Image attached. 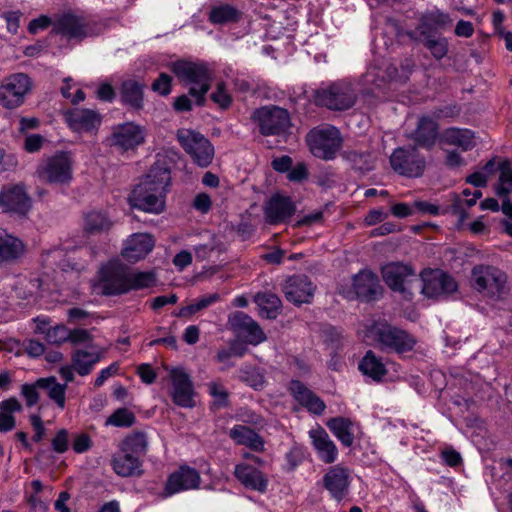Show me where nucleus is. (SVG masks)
Returning <instances> with one entry per match:
<instances>
[{"label": "nucleus", "instance_id": "f257e3e1", "mask_svg": "<svg viewBox=\"0 0 512 512\" xmlns=\"http://www.w3.org/2000/svg\"><path fill=\"white\" fill-rule=\"evenodd\" d=\"M170 184V168L158 159L143 180L131 191L128 203L140 211L161 214L166 207V195Z\"/></svg>", "mask_w": 512, "mask_h": 512}, {"label": "nucleus", "instance_id": "f03ea898", "mask_svg": "<svg viewBox=\"0 0 512 512\" xmlns=\"http://www.w3.org/2000/svg\"><path fill=\"white\" fill-rule=\"evenodd\" d=\"M171 71L181 83L189 86V94L196 98L198 104H201L210 89L213 77L207 64L178 60L171 64Z\"/></svg>", "mask_w": 512, "mask_h": 512}, {"label": "nucleus", "instance_id": "7ed1b4c3", "mask_svg": "<svg viewBox=\"0 0 512 512\" xmlns=\"http://www.w3.org/2000/svg\"><path fill=\"white\" fill-rule=\"evenodd\" d=\"M74 158L70 152H56L41 160L36 175L52 184H69L73 179Z\"/></svg>", "mask_w": 512, "mask_h": 512}, {"label": "nucleus", "instance_id": "20e7f679", "mask_svg": "<svg viewBox=\"0 0 512 512\" xmlns=\"http://www.w3.org/2000/svg\"><path fill=\"white\" fill-rule=\"evenodd\" d=\"M366 336L377 343L381 349H389L397 353L410 351L416 344V340L407 332L384 322L371 325Z\"/></svg>", "mask_w": 512, "mask_h": 512}, {"label": "nucleus", "instance_id": "39448f33", "mask_svg": "<svg viewBox=\"0 0 512 512\" xmlns=\"http://www.w3.org/2000/svg\"><path fill=\"white\" fill-rule=\"evenodd\" d=\"M356 99L354 84L346 80L320 87L315 92L316 103L330 110H347L355 104Z\"/></svg>", "mask_w": 512, "mask_h": 512}, {"label": "nucleus", "instance_id": "423d86ee", "mask_svg": "<svg viewBox=\"0 0 512 512\" xmlns=\"http://www.w3.org/2000/svg\"><path fill=\"white\" fill-rule=\"evenodd\" d=\"M307 145L311 153L320 159H334L342 145L340 131L331 125H322L313 128L306 136Z\"/></svg>", "mask_w": 512, "mask_h": 512}, {"label": "nucleus", "instance_id": "0eeeda50", "mask_svg": "<svg viewBox=\"0 0 512 512\" xmlns=\"http://www.w3.org/2000/svg\"><path fill=\"white\" fill-rule=\"evenodd\" d=\"M506 274L493 266L478 265L472 269L471 285L484 297L499 299L506 293Z\"/></svg>", "mask_w": 512, "mask_h": 512}, {"label": "nucleus", "instance_id": "6e6552de", "mask_svg": "<svg viewBox=\"0 0 512 512\" xmlns=\"http://www.w3.org/2000/svg\"><path fill=\"white\" fill-rule=\"evenodd\" d=\"M177 140L192 161L199 167L205 168L212 163L214 146L201 133L181 128L177 131Z\"/></svg>", "mask_w": 512, "mask_h": 512}, {"label": "nucleus", "instance_id": "1a4fd4ad", "mask_svg": "<svg viewBox=\"0 0 512 512\" xmlns=\"http://www.w3.org/2000/svg\"><path fill=\"white\" fill-rule=\"evenodd\" d=\"M32 88V81L24 73H14L5 77L0 85V104L6 109L20 107Z\"/></svg>", "mask_w": 512, "mask_h": 512}, {"label": "nucleus", "instance_id": "9d476101", "mask_svg": "<svg viewBox=\"0 0 512 512\" xmlns=\"http://www.w3.org/2000/svg\"><path fill=\"white\" fill-rule=\"evenodd\" d=\"M396 68L388 61H381L379 64L370 65L366 73L360 79L362 92L365 95H374L377 98L385 97V89L394 79Z\"/></svg>", "mask_w": 512, "mask_h": 512}, {"label": "nucleus", "instance_id": "9b49d317", "mask_svg": "<svg viewBox=\"0 0 512 512\" xmlns=\"http://www.w3.org/2000/svg\"><path fill=\"white\" fill-rule=\"evenodd\" d=\"M128 267L119 259H111L99 271V282L106 295L127 293Z\"/></svg>", "mask_w": 512, "mask_h": 512}, {"label": "nucleus", "instance_id": "f8f14e48", "mask_svg": "<svg viewBox=\"0 0 512 512\" xmlns=\"http://www.w3.org/2000/svg\"><path fill=\"white\" fill-rule=\"evenodd\" d=\"M390 165L397 174L415 178L424 173L426 161L415 147H400L391 154Z\"/></svg>", "mask_w": 512, "mask_h": 512}, {"label": "nucleus", "instance_id": "ddd939ff", "mask_svg": "<svg viewBox=\"0 0 512 512\" xmlns=\"http://www.w3.org/2000/svg\"><path fill=\"white\" fill-rule=\"evenodd\" d=\"M252 119L257 123L262 135L282 133L290 125L288 112L276 106H265L256 109L252 115Z\"/></svg>", "mask_w": 512, "mask_h": 512}, {"label": "nucleus", "instance_id": "4468645a", "mask_svg": "<svg viewBox=\"0 0 512 512\" xmlns=\"http://www.w3.org/2000/svg\"><path fill=\"white\" fill-rule=\"evenodd\" d=\"M171 383V397L180 407L192 408L195 406V391L190 375L183 367H166Z\"/></svg>", "mask_w": 512, "mask_h": 512}, {"label": "nucleus", "instance_id": "2eb2a0df", "mask_svg": "<svg viewBox=\"0 0 512 512\" xmlns=\"http://www.w3.org/2000/svg\"><path fill=\"white\" fill-rule=\"evenodd\" d=\"M0 208L5 213L25 216L32 208V199L23 184L4 185L0 190Z\"/></svg>", "mask_w": 512, "mask_h": 512}, {"label": "nucleus", "instance_id": "dca6fc26", "mask_svg": "<svg viewBox=\"0 0 512 512\" xmlns=\"http://www.w3.org/2000/svg\"><path fill=\"white\" fill-rule=\"evenodd\" d=\"M422 293L429 298H437L455 292L458 285L454 278L442 270H425L421 274Z\"/></svg>", "mask_w": 512, "mask_h": 512}, {"label": "nucleus", "instance_id": "f3484780", "mask_svg": "<svg viewBox=\"0 0 512 512\" xmlns=\"http://www.w3.org/2000/svg\"><path fill=\"white\" fill-rule=\"evenodd\" d=\"M200 481L201 477L196 469L181 466L168 476L162 495L167 498L183 491L198 489Z\"/></svg>", "mask_w": 512, "mask_h": 512}, {"label": "nucleus", "instance_id": "a211bd4d", "mask_svg": "<svg viewBox=\"0 0 512 512\" xmlns=\"http://www.w3.org/2000/svg\"><path fill=\"white\" fill-rule=\"evenodd\" d=\"M382 277L385 283L394 291L406 293L410 290L413 281H417L415 271L406 264L388 263L381 269Z\"/></svg>", "mask_w": 512, "mask_h": 512}, {"label": "nucleus", "instance_id": "6ab92c4d", "mask_svg": "<svg viewBox=\"0 0 512 512\" xmlns=\"http://www.w3.org/2000/svg\"><path fill=\"white\" fill-rule=\"evenodd\" d=\"M144 129L132 122L114 127L109 138L110 144L122 151L133 150L144 142Z\"/></svg>", "mask_w": 512, "mask_h": 512}, {"label": "nucleus", "instance_id": "aec40b11", "mask_svg": "<svg viewBox=\"0 0 512 512\" xmlns=\"http://www.w3.org/2000/svg\"><path fill=\"white\" fill-rule=\"evenodd\" d=\"M228 324L251 345H258L266 340V335L258 323L244 312L236 311L230 314Z\"/></svg>", "mask_w": 512, "mask_h": 512}, {"label": "nucleus", "instance_id": "412c9836", "mask_svg": "<svg viewBox=\"0 0 512 512\" xmlns=\"http://www.w3.org/2000/svg\"><path fill=\"white\" fill-rule=\"evenodd\" d=\"M323 486L335 501H342L349 493V470L341 465L330 467L323 476Z\"/></svg>", "mask_w": 512, "mask_h": 512}, {"label": "nucleus", "instance_id": "4be33fe9", "mask_svg": "<svg viewBox=\"0 0 512 512\" xmlns=\"http://www.w3.org/2000/svg\"><path fill=\"white\" fill-rule=\"evenodd\" d=\"M283 292L288 301L295 305H301L311 302L315 286L307 276L294 275L286 279Z\"/></svg>", "mask_w": 512, "mask_h": 512}, {"label": "nucleus", "instance_id": "5701e85b", "mask_svg": "<svg viewBox=\"0 0 512 512\" xmlns=\"http://www.w3.org/2000/svg\"><path fill=\"white\" fill-rule=\"evenodd\" d=\"M53 31L68 40H81L94 34V31L84 18L73 14H65L61 16L55 22Z\"/></svg>", "mask_w": 512, "mask_h": 512}, {"label": "nucleus", "instance_id": "b1692460", "mask_svg": "<svg viewBox=\"0 0 512 512\" xmlns=\"http://www.w3.org/2000/svg\"><path fill=\"white\" fill-rule=\"evenodd\" d=\"M312 447L317 458L325 463L332 464L338 458V448L328 433L320 426L312 428L308 432Z\"/></svg>", "mask_w": 512, "mask_h": 512}, {"label": "nucleus", "instance_id": "393cba45", "mask_svg": "<svg viewBox=\"0 0 512 512\" xmlns=\"http://www.w3.org/2000/svg\"><path fill=\"white\" fill-rule=\"evenodd\" d=\"M295 204L289 197L274 195L264 205L266 223L277 225L286 222L295 213Z\"/></svg>", "mask_w": 512, "mask_h": 512}, {"label": "nucleus", "instance_id": "a878e982", "mask_svg": "<svg viewBox=\"0 0 512 512\" xmlns=\"http://www.w3.org/2000/svg\"><path fill=\"white\" fill-rule=\"evenodd\" d=\"M154 247V239L147 233H134L123 243L121 255L131 263L145 258Z\"/></svg>", "mask_w": 512, "mask_h": 512}, {"label": "nucleus", "instance_id": "bb28decb", "mask_svg": "<svg viewBox=\"0 0 512 512\" xmlns=\"http://www.w3.org/2000/svg\"><path fill=\"white\" fill-rule=\"evenodd\" d=\"M65 120L68 126L75 132H93L101 124L100 115L89 109H71L65 112Z\"/></svg>", "mask_w": 512, "mask_h": 512}, {"label": "nucleus", "instance_id": "cd10ccee", "mask_svg": "<svg viewBox=\"0 0 512 512\" xmlns=\"http://www.w3.org/2000/svg\"><path fill=\"white\" fill-rule=\"evenodd\" d=\"M289 391L293 398L310 413L321 415L325 411L326 405L324 401L308 389L302 382L292 380L289 384Z\"/></svg>", "mask_w": 512, "mask_h": 512}, {"label": "nucleus", "instance_id": "c85d7f7f", "mask_svg": "<svg viewBox=\"0 0 512 512\" xmlns=\"http://www.w3.org/2000/svg\"><path fill=\"white\" fill-rule=\"evenodd\" d=\"M234 475L238 481L248 489L263 493L268 486L265 475L256 467L246 463L235 466Z\"/></svg>", "mask_w": 512, "mask_h": 512}, {"label": "nucleus", "instance_id": "c756f323", "mask_svg": "<svg viewBox=\"0 0 512 512\" xmlns=\"http://www.w3.org/2000/svg\"><path fill=\"white\" fill-rule=\"evenodd\" d=\"M438 136V124L435 119L423 116L419 119L414 132L409 134V138L415 141L419 146L431 148Z\"/></svg>", "mask_w": 512, "mask_h": 512}, {"label": "nucleus", "instance_id": "7c9ffc66", "mask_svg": "<svg viewBox=\"0 0 512 512\" xmlns=\"http://www.w3.org/2000/svg\"><path fill=\"white\" fill-rule=\"evenodd\" d=\"M353 290L357 297L372 300L379 293L378 277L370 271H361L353 278Z\"/></svg>", "mask_w": 512, "mask_h": 512}, {"label": "nucleus", "instance_id": "2f4dec72", "mask_svg": "<svg viewBox=\"0 0 512 512\" xmlns=\"http://www.w3.org/2000/svg\"><path fill=\"white\" fill-rule=\"evenodd\" d=\"M25 252L26 246L22 240L6 232H0V265L16 261Z\"/></svg>", "mask_w": 512, "mask_h": 512}, {"label": "nucleus", "instance_id": "473e14b6", "mask_svg": "<svg viewBox=\"0 0 512 512\" xmlns=\"http://www.w3.org/2000/svg\"><path fill=\"white\" fill-rule=\"evenodd\" d=\"M441 144L452 145L467 151L474 147L475 137L472 131L463 128H448L439 135Z\"/></svg>", "mask_w": 512, "mask_h": 512}, {"label": "nucleus", "instance_id": "72a5a7b5", "mask_svg": "<svg viewBox=\"0 0 512 512\" xmlns=\"http://www.w3.org/2000/svg\"><path fill=\"white\" fill-rule=\"evenodd\" d=\"M326 425L342 445L350 447L353 444L356 424L351 419L334 417L329 419Z\"/></svg>", "mask_w": 512, "mask_h": 512}, {"label": "nucleus", "instance_id": "f704fd0d", "mask_svg": "<svg viewBox=\"0 0 512 512\" xmlns=\"http://www.w3.org/2000/svg\"><path fill=\"white\" fill-rule=\"evenodd\" d=\"M451 23L452 19L448 14L439 10H433L423 15L418 26V31L422 36L432 35L433 32L449 27Z\"/></svg>", "mask_w": 512, "mask_h": 512}, {"label": "nucleus", "instance_id": "c9c22d12", "mask_svg": "<svg viewBox=\"0 0 512 512\" xmlns=\"http://www.w3.org/2000/svg\"><path fill=\"white\" fill-rule=\"evenodd\" d=\"M115 473L121 477H130L141 474L140 459L131 453L122 452L115 455L112 460Z\"/></svg>", "mask_w": 512, "mask_h": 512}, {"label": "nucleus", "instance_id": "e433bc0d", "mask_svg": "<svg viewBox=\"0 0 512 512\" xmlns=\"http://www.w3.org/2000/svg\"><path fill=\"white\" fill-rule=\"evenodd\" d=\"M229 435L237 444L245 445L257 452L264 450L263 439L247 426L236 425L230 430Z\"/></svg>", "mask_w": 512, "mask_h": 512}, {"label": "nucleus", "instance_id": "4c0bfd02", "mask_svg": "<svg viewBox=\"0 0 512 512\" xmlns=\"http://www.w3.org/2000/svg\"><path fill=\"white\" fill-rule=\"evenodd\" d=\"M101 358L102 353L100 351L78 349L72 355V366L79 375L85 376L91 373Z\"/></svg>", "mask_w": 512, "mask_h": 512}, {"label": "nucleus", "instance_id": "58836bf2", "mask_svg": "<svg viewBox=\"0 0 512 512\" xmlns=\"http://www.w3.org/2000/svg\"><path fill=\"white\" fill-rule=\"evenodd\" d=\"M22 411V405L16 398L0 402V432L12 431L16 426L15 413Z\"/></svg>", "mask_w": 512, "mask_h": 512}, {"label": "nucleus", "instance_id": "ea45409f", "mask_svg": "<svg viewBox=\"0 0 512 512\" xmlns=\"http://www.w3.org/2000/svg\"><path fill=\"white\" fill-rule=\"evenodd\" d=\"M112 225L111 218L103 211H90L84 217V230L88 233L107 232Z\"/></svg>", "mask_w": 512, "mask_h": 512}, {"label": "nucleus", "instance_id": "a19ab883", "mask_svg": "<svg viewBox=\"0 0 512 512\" xmlns=\"http://www.w3.org/2000/svg\"><path fill=\"white\" fill-rule=\"evenodd\" d=\"M255 302L262 317L274 319L279 314L281 300L277 295L272 293H258L255 296Z\"/></svg>", "mask_w": 512, "mask_h": 512}, {"label": "nucleus", "instance_id": "79ce46f5", "mask_svg": "<svg viewBox=\"0 0 512 512\" xmlns=\"http://www.w3.org/2000/svg\"><path fill=\"white\" fill-rule=\"evenodd\" d=\"M37 385L47 391L48 397L61 409L65 407L67 384H60L54 377L40 378Z\"/></svg>", "mask_w": 512, "mask_h": 512}, {"label": "nucleus", "instance_id": "37998d69", "mask_svg": "<svg viewBox=\"0 0 512 512\" xmlns=\"http://www.w3.org/2000/svg\"><path fill=\"white\" fill-rule=\"evenodd\" d=\"M122 101L133 108L139 109L143 105V85L134 80H126L121 87Z\"/></svg>", "mask_w": 512, "mask_h": 512}, {"label": "nucleus", "instance_id": "c03bdc74", "mask_svg": "<svg viewBox=\"0 0 512 512\" xmlns=\"http://www.w3.org/2000/svg\"><path fill=\"white\" fill-rule=\"evenodd\" d=\"M359 370L373 380L379 381L386 374L383 362L372 351H368L359 364Z\"/></svg>", "mask_w": 512, "mask_h": 512}, {"label": "nucleus", "instance_id": "a18cd8bd", "mask_svg": "<svg viewBox=\"0 0 512 512\" xmlns=\"http://www.w3.org/2000/svg\"><path fill=\"white\" fill-rule=\"evenodd\" d=\"M241 13L232 5L221 4L214 6L209 14V20L213 24L223 25L239 21Z\"/></svg>", "mask_w": 512, "mask_h": 512}, {"label": "nucleus", "instance_id": "49530a36", "mask_svg": "<svg viewBox=\"0 0 512 512\" xmlns=\"http://www.w3.org/2000/svg\"><path fill=\"white\" fill-rule=\"evenodd\" d=\"M147 437L142 432H133L128 435L121 444V451L131 453L138 458L147 451Z\"/></svg>", "mask_w": 512, "mask_h": 512}, {"label": "nucleus", "instance_id": "de8ad7c7", "mask_svg": "<svg viewBox=\"0 0 512 512\" xmlns=\"http://www.w3.org/2000/svg\"><path fill=\"white\" fill-rule=\"evenodd\" d=\"M156 276L151 271H131L128 269L127 292L154 286Z\"/></svg>", "mask_w": 512, "mask_h": 512}, {"label": "nucleus", "instance_id": "09e8293b", "mask_svg": "<svg viewBox=\"0 0 512 512\" xmlns=\"http://www.w3.org/2000/svg\"><path fill=\"white\" fill-rule=\"evenodd\" d=\"M220 299L219 294L213 293L209 295H205L198 300H196L194 303L189 304L187 306L181 307L177 313H175V316L181 317V318H190L194 314L198 313L199 311L207 308L208 306L212 305L213 303L217 302Z\"/></svg>", "mask_w": 512, "mask_h": 512}, {"label": "nucleus", "instance_id": "8fccbe9b", "mask_svg": "<svg viewBox=\"0 0 512 512\" xmlns=\"http://www.w3.org/2000/svg\"><path fill=\"white\" fill-rule=\"evenodd\" d=\"M499 181L496 186V194L506 197L512 192V167L508 161L502 162L499 167Z\"/></svg>", "mask_w": 512, "mask_h": 512}, {"label": "nucleus", "instance_id": "3c124183", "mask_svg": "<svg viewBox=\"0 0 512 512\" xmlns=\"http://www.w3.org/2000/svg\"><path fill=\"white\" fill-rule=\"evenodd\" d=\"M135 423V415L127 408H118L105 421L106 426L128 428Z\"/></svg>", "mask_w": 512, "mask_h": 512}, {"label": "nucleus", "instance_id": "603ef678", "mask_svg": "<svg viewBox=\"0 0 512 512\" xmlns=\"http://www.w3.org/2000/svg\"><path fill=\"white\" fill-rule=\"evenodd\" d=\"M423 37L425 47L434 58L440 60L447 55L448 41L445 37H434L433 35H425Z\"/></svg>", "mask_w": 512, "mask_h": 512}, {"label": "nucleus", "instance_id": "864d4df0", "mask_svg": "<svg viewBox=\"0 0 512 512\" xmlns=\"http://www.w3.org/2000/svg\"><path fill=\"white\" fill-rule=\"evenodd\" d=\"M44 338L50 344H62L68 341L69 329L62 324L50 326L44 335Z\"/></svg>", "mask_w": 512, "mask_h": 512}, {"label": "nucleus", "instance_id": "5fc2aeb1", "mask_svg": "<svg viewBox=\"0 0 512 512\" xmlns=\"http://www.w3.org/2000/svg\"><path fill=\"white\" fill-rule=\"evenodd\" d=\"M345 157L352 165L361 171H368L371 166V155L368 153H359L357 151L346 152Z\"/></svg>", "mask_w": 512, "mask_h": 512}, {"label": "nucleus", "instance_id": "6e6d98bb", "mask_svg": "<svg viewBox=\"0 0 512 512\" xmlns=\"http://www.w3.org/2000/svg\"><path fill=\"white\" fill-rule=\"evenodd\" d=\"M212 101L221 109H227L232 104V97L226 90L224 83H219L216 90L211 94Z\"/></svg>", "mask_w": 512, "mask_h": 512}, {"label": "nucleus", "instance_id": "4d7b16f0", "mask_svg": "<svg viewBox=\"0 0 512 512\" xmlns=\"http://www.w3.org/2000/svg\"><path fill=\"white\" fill-rule=\"evenodd\" d=\"M209 393L214 399V405L219 407L227 405L228 393L222 384L211 382L209 384Z\"/></svg>", "mask_w": 512, "mask_h": 512}, {"label": "nucleus", "instance_id": "13d9d810", "mask_svg": "<svg viewBox=\"0 0 512 512\" xmlns=\"http://www.w3.org/2000/svg\"><path fill=\"white\" fill-rule=\"evenodd\" d=\"M494 167V162L489 161L483 171H478L467 177V182L472 184L475 187L485 186L488 180V174L492 172Z\"/></svg>", "mask_w": 512, "mask_h": 512}, {"label": "nucleus", "instance_id": "bf43d9fd", "mask_svg": "<svg viewBox=\"0 0 512 512\" xmlns=\"http://www.w3.org/2000/svg\"><path fill=\"white\" fill-rule=\"evenodd\" d=\"M241 378L254 389H259L264 384L263 375L256 369H247L241 371Z\"/></svg>", "mask_w": 512, "mask_h": 512}, {"label": "nucleus", "instance_id": "052dcab7", "mask_svg": "<svg viewBox=\"0 0 512 512\" xmlns=\"http://www.w3.org/2000/svg\"><path fill=\"white\" fill-rule=\"evenodd\" d=\"M172 78L166 73H161L153 82L152 90L162 96H166L171 92Z\"/></svg>", "mask_w": 512, "mask_h": 512}, {"label": "nucleus", "instance_id": "680f3d73", "mask_svg": "<svg viewBox=\"0 0 512 512\" xmlns=\"http://www.w3.org/2000/svg\"><path fill=\"white\" fill-rule=\"evenodd\" d=\"M38 388L40 387L37 385V381L34 384H23L21 386V394L25 398L28 407L34 406L39 401Z\"/></svg>", "mask_w": 512, "mask_h": 512}, {"label": "nucleus", "instance_id": "e2e57ef3", "mask_svg": "<svg viewBox=\"0 0 512 512\" xmlns=\"http://www.w3.org/2000/svg\"><path fill=\"white\" fill-rule=\"evenodd\" d=\"M52 448L57 453H64L68 450L69 439L68 431L66 429H60L55 437L52 439Z\"/></svg>", "mask_w": 512, "mask_h": 512}, {"label": "nucleus", "instance_id": "0e129e2a", "mask_svg": "<svg viewBox=\"0 0 512 512\" xmlns=\"http://www.w3.org/2000/svg\"><path fill=\"white\" fill-rule=\"evenodd\" d=\"M18 166V160L15 154L6 153L0 148V174L13 171Z\"/></svg>", "mask_w": 512, "mask_h": 512}, {"label": "nucleus", "instance_id": "69168bd1", "mask_svg": "<svg viewBox=\"0 0 512 512\" xmlns=\"http://www.w3.org/2000/svg\"><path fill=\"white\" fill-rule=\"evenodd\" d=\"M413 207H415L422 214L437 216L444 213V211L438 205L428 201H415Z\"/></svg>", "mask_w": 512, "mask_h": 512}, {"label": "nucleus", "instance_id": "338daca9", "mask_svg": "<svg viewBox=\"0 0 512 512\" xmlns=\"http://www.w3.org/2000/svg\"><path fill=\"white\" fill-rule=\"evenodd\" d=\"M92 340V336L86 329H74L69 330V338L68 341H70L73 344H86L89 343Z\"/></svg>", "mask_w": 512, "mask_h": 512}, {"label": "nucleus", "instance_id": "774afa93", "mask_svg": "<svg viewBox=\"0 0 512 512\" xmlns=\"http://www.w3.org/2000/svg\"><path fill=\"white\" fill-rule=\"evenodd\" d=\"M44 143V138L38 134H30L25 138L24 149L29 153L39 151Z\"/></svg>", "mask_w": 512, "mask_h": 512}]
</instances>
